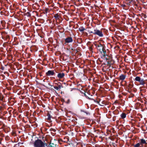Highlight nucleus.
<instances>
[{
    "label": "nucleus",
    "instance_id": "obj_25",
    "mask_svg": "<svg viewBox=\"0 0 147 147\" xmlns=\"http://www.w3.org/2000/svg\"><path fill=\"white\" fill-rule=\"evenodd\" d=\"M88 31L89 34L92 33L94 34V31L93 32V31H91L90 30H88Z\"/></svg>",
    "mask_w": 147,
    "mask_h": 147
},
{
    "label": "nucleus",
    "instance_id": "obj_23",
    "mask_svg": "<svg viewBox=\"0 0 147 147\" xmlns=\"http://www.w3.org/2000/svg\"><path fill=\"white\" fill-rule=\"evenodd\" d=\"M54 88L57 90H60L58 86H54Z\"/></svg>",
    "mask_w": 147,
    "mask_h": 147
},
{
    "label": "nucleus",
    "instance_id": "obj_6",
    "mask_svg": "<svg viewBox=\"0 0 147 147\" xmlns=\"http://www.w3.org/2000/svg\"><path fill=\"white\" fill-rule=\"evenodd\" d=\"M55 72H56V71L49 70L46 73V75L47 76H55L56 74Z\"/></svg>",
    "mask_w": 147,
    "mask_h": 147
},
{
    "label": "nucleus",
    "instance_id": "obj_33",
    "mask_svg": "<svg viewBox=\"0 0 147 147\" xmlns=\"http://www.w3.org/2000/svg\"><path fill=\"white\" fill-rule=\"evenodd\" d=\"M123 7H125L126 5H125L123 4L121 5Z\"/></svg>",
    "mask_w": 147,
    "mask_h": 147
},
{
    "label": "nucleus",
    "instance_id": "obj_18",
    "mask_svg": "<svg viewBox=\"0 0 147 147\" xmlns=\"http://www.w3.org/2000/svg\"><path fill=\"white\" fill-rule=\"evenodd\" d=\"M11 134L13 136H17L16 131H13L11 133Z\"/></svg>",
    "mask_w": 147,
    "mask_h": 147
},
{
    "label": "nucleus",
    "instance_id": "obj_36",
    "mask_svg": "<svg viewBox=\"0 0 147 147\" xmlns=\"http://www.w3.org/2000/svg\"><path fill=\"white\" fill-rule=\"evenodd\" d=\"M90 50L92 49V47H90Z\"/></svg>",
    "mask_w": 147,
    "mask_h": 147
},
{
    "label": "nucleus",
    "instance_id": "obj_16",
    "mask_svg": "<svg viewBox=\"0 0 147 147\" xmlns=\"http://www.w3.org/2000/svg\"><path fill=\"white\" fill-rule=\"evenodd\" d=\"M47 120H49V121H51V116L50 114L49 113H48L47 114Z\"/></svg>",
    "mask_w": 147,
    "mask_h": 147
},
{
    "label": "nucleus",
    "instance_id": "obj_43",
    "mask_svg": "<svg viewBox=\"0 0 147 147\" xmlns=\"http://www.w3.org/2000/svg\"><path fill=\"white\" fill-rule=\"evenodd\" d=\"M22 144H23V143H21Z\"/></svg>",
    "mask_w": 147,
    "mask_h": 147
},
{
    "label": "nucleus",
    "instance_id": "obj_3",
    "mask_svg": "<svg viewBox=\"0 0 147 147\" xmlns=\"http://www.w3.org/2000/svg\"><path fill=\"white\" fill-rule=\"evenodd\" d=\"M34 147H44V143L40 140L38 139L36 140L34 143Z\"/></svg>",
    "mask_w": 147,
    "mask_h": 147
},
{
    "label": "nucleus",
    "instance_id": "obj_17",
    "mask_svg": "<svg viewBox=\"0 0 147 147\" xmlns=\"http://www.w3.org/2000/svg\"><path fill=\"white\" fill-rule=\"evenodd\" d=\"M81 112H83L86 114L87 115H90V113L84 110H81Z\"/></svg>",
    "mask_w": 147,
    "mask_h": 147
},
{
    "label": "nucleus",
    "instance_id": "obj_41",
    "mask_svg": "<svg viewBox=\"0 0 147 147\" xmlns=\"http://www.w3.org/2000/svg\"><path fill=\"white\" fill-rule=\"evenodd\" d=\"M19 133H20V131H19Z\"/></svg>",
    "mask_w": 147,
    "mask_h": 147
},
{
    "label": "nucleus",
    "instance_id": "obj_26",
    "mask_svg": "<svg viewBox=\"0 0 147 147\" xmlns=\"http://www.w3.org/2000/svg\"><path fill=\"white\" fill-rule=\"evenodd\" d=\"M52 145H54V144L53 143H51L49 145V147H53Z\"/></svg>",
    "mask_w": 147,
    "mask_h": 147
},
{
    "label": "nucleus",
    "instance_id": "obj_28",
    "mask_svg": "<svg viewBox=\"0 0 147 147\" xmlns=\"http://www.w3.org/2000/svg\"><path fill=\"white\" fill-rule=\"evenodd\" d=\"M78 45L76 44H74L73 45V47L74 48H76L77 46Z\"/></svg>",
    "mask_w": 147,
    "mask_h": 147
},
{
    "label": "nucleus",
    "instance_id": "obj_19",
    "mask_svg": "<svg viewBox=\"0 0 147 147\" xmlns=\"http://www.w3.org/2000/svg\"><path fill=\"white\" fill-rule=\"evenodd\" d=\"M57 85L58 86V88H59V89L60 90V89L61 88H63V87L62 86V85H61V84L60 83H59V84H57Z\"/></svg>",
    "mask_w": 147,
    "mask_h": 147
},
{
    "label": "nucleus",
    "instance_id": "obj_8",
    "mask_svg": "<svg viewBox=\"0 0 147 147\" xmlns=\"http://www.w3.org/2000/svg\"><path fill=\"white\" fill-rule=\"evenodd\" d=\"M65 75V74L63 72H61L57 74V76L59 79H62L64 77Z\"/></svg>",
    "mask_w": 147,
    "mask_h": 147
},
{
    "label": "nucleus",
    "instance_id": "obj_40",
    "mask_svg": "<svg viewBox=\"0 0 147 147\" xmlns=\"http://www.w3.org/2000/svg\"><path fill=\"white\" fill-rule=\"evenodd\" d=\"M5 73H7V72H5V73H4V74H5ZM7 73H8L7 72Z\"/></svg>",
    "mask_w": 147,
    "mask_h": 147
},
{
    "label": "nucleus",
    "instance_id": "obj_1",
    "mask_svg": "<svg viewBox=\"0 0 147 147\" xmlns=\"http://www.w3.org/2000/svg\"><path fill=\"white\" fill-rule=\"evenodd\" d=\"M94 45L101 53H103V56L105 57L107 56L108 57L106 54V51L105 49V47L104 45L99 43V44H94Z\"/></svg>",
    "mask_w": 147,
    "mask_h": 147
},
{
    "label": "nucleus",
    "instance_id": "obj_9",
    "mask_svg": "<svg viewBox=\"0 0 147 147\" xmlns=\"http://www.w3.org/2000/svg\"><path fill=\"white\" fill-rule=\"evenodd\" d=\"M140 145L142 146L144 144H146L147 143L146 142V140L144 139H141L140 140V142L139 143Z\"/></svg>",
    "mask_w": 147,
    "mask_h": 147
},
{
    "label": "nucleus",
    "instance_id": "obj_30",
    "mask_svg": "<svg viewBox=\"0 0 147 147\" xmlns=\"http://www.w3.org/2000/svg\"><path fill=\"white\" fill-rule=\"evenodd\" d=\"M130 96H131V97H133V96H134V95L132 93H131Z\"/></svg>",
    "mask_w": 147,
    "mask_h": 147
},
{
    "label": "nucleus",
    "instance_id": "obj_31",
    "mask_svg": "<svg viewBox=\"0 0 147 147\" xmlns=\"http://www.w3.org/2000/svg\"><path fill=\"white\" fill-rule=\"evenodd\" d=\"M61 102H65V100H64L63 99V98H61Z\"/></svg>",
    "mask_w": 147,
    "mask_h": 147
},
{
    "label": "nucleus",
    "instance_id": "obj_10",
    "mask_svg": "<svg viewBox=\"0 0 147 147\" xmlns=\"http://www.w3.org/2000/svg\"><path fill=\"white\" fill-rule=\"evenodd\" d=\"M126 77V76L125 75H124L123 74H121V75H120L119 78H118L120 80L123 81L124 80H125V79Z\"/></svg>",
    "mask_w": 147,
    "mask_h": 147
},
{
    "label": "nucleus",
    "instance_id": "obj_7",
    "mask_svg": "<svg viewBox=\"0 0 147 147\" xmlns=\"http://www.w3.org/2000/svg\"><path fill=\"white\" fill-rule=\"evenodd\" d=\"M65 44H66L73 42V39L72 37L68 36L65 39Z\"/></svg>",
    "mask_w": 147,
    "mask_h": 147
},
{
    "label": "nucleus",
    "instance_id": "obj_32",
    "mask_svg": "<svg viewBox=\"0 0 147 147\" xmlns=\"http://www.w3.org/2000/svg\"><path fill=\"white\" fill-rule=\"evenodd\" d=\"M70 102V101L69 100V99H68V100H67V104H69V103Z\"/></svg>",
    "mask_w": 147,
    "mask_h": 147
},
{
    "label": "nucleus",
    "instance_id": "obj_35",
    "mask_svg": "<svg viewBox=\"0 0 147 147\" xmlns=\"http://www.w3.org/2000/svg\"><path fill=\"white\" fill-rule=\"evenodd\" d=\"M71 50H73V51H74L75 50H76V49L74 50V49L73 48H71Z\"/></svg>",
    "mask_w": 147,
    "mask_h": 147
},
{
    "label": "nucleus",
    "instance_id": "obj_15",
    "mask_svg": "<svg viewBox=\"0 0 147 147\" xmlns=\"http://www.w3.org/2000/svg\"><path fill=\"white\" fill-rule=\"evenodd\" d=\"M113 113L114 114L117 115L119 113V112L118 110L116 109L113 111Z\"/></svg>",
    "mask_w": 147,
    "mask_h": 147
},
{
    "label": "nucleus",
    "instance_id": "obj_39",
    "mask_svg": "<svg viewBox=\"0 0 147 147\" xmlns=\"http://www.w3.org/2000/svg\"><path fill=\"white\" fill-rule=\"evenodd\" d=\"M138 0H136V1H138Z\"/></svg>",
    "mask_w": 147,
    "mask_h": 147
},
{
    "label": "nucleus",
    "instance_id": "obj_44",
    "mask_svg": "<svg viewBox=\"0 0 147 147\" xmlns=\"http://www.w3.org/2000/svg\"><path fill=\"white\" fill-rule=\"evenodd\" d=\"M42 20V21H44V20Z\"/></svg>",
    "mask_w": 147,
    "mask_h": 147
},
{
    "label": "nucleus",
    "instance_id": "obj_45",
    "mask_svg": "<svg viewBox=\"0 0 147 147\" xmlns=\"http://www.w3.org/2000/svg\"><path fill=\"white\" fill-rule=\"evenodd\" d=\"M77 49L76 50V51H77Z\"/></svg>",
    "mask_w": 147,
    "mask_h": 147
},
{
    "label": "nucleus",
    "instance_id": "obj_2",
    "mask_svg": "<svg viewBox=\"0 0 147 147\" xmlns=\"http://www.w3.org/2000/svg\"><path fill=\"white\" fill-rule=\"evenodd\" d=\"M134 81L138 82L139 84L144 86V85L147 86V80H144L143 79L141 78L139 76H136L134 79Z\"/></svg>",
    "mask_w": 147,
    "mask_h": 147
},
{
    "label": "nucleus",
    "instance_id": "obj_37",
    "mask_svg": "<svg viewBox=\"0 0 147 147\" xmlns=\"http://www.w3.org/2000/svg\"><path fill=\"white\" fill-rule=\"evenodd\" d=\"M84 95H85V96H86V94L85 93H84Z\"/></svg>",
    "mask_w": 147,
    "mask_h": 147
},
{
    "label": "nucleus",
    "instance_id": "obj_27",
    "mask_svg": "<svg viewBox=\"0 0 147 147\" xmlns=\"http://www.w3.org/2000/svg\"><path fill=\"white\" fill-rule=\"evenodd\" d=\"M49 10V9L47 8H46L45 9V11L46 13H47V12Z\"/></svg>",
    "mask_w": 147,
    "mask_h": 147
},
{
    "label": "nucleus",
    "instance_id": "obj_42",
    "mask_svg": "<svg viewBox=\"0 0 147 147\" xmlns=\"http://www.w3.org/2000/svg\"><path fill=\"white\" fill-rule=\"evenodd\" d=\"M20 143V142L18 143V144Z\"/></svg>",
    "mask_w": 147,
    "mask_h": 147
},
{
    "label": "nucleus",
    "instance_id": "obj_14",
    "mask_svg": "<svg viewBox=\"0 0 147 147\" xmlns=\"http://www.w3.org/2000/svg\"><path fill=\"white\" fill-rule=\"evenodd\" d=\"M24 15L25 16H27V17H30L31 15L30 13L29 12H28L26 13H24Z\"/></svg>",
    "mask_w": 147,
    "mask_h": 147
},
{
    "label": "nucleus",
    "instance_id": "obj_11",
    "mask_svg": "<svg viewBox=\"0 0 147 147\" xmlns=\"http://www.w3.org/2000/svg\"><path fill=\"white\" fill-rule=\"evenodd\" d=\"M54 17L55 18V19L56 20H58L59 19V18H60V14H59L58 13L55 14L54 15Z\"/></svg>",
    "mask_w": 147,
    "mask_h": 147
},
{
    "label": "nucleus",
    "instance_id": "obj_4",
    "mask_svg": "<svg viewBox=\"0 0 147 147\" xmlns=\"http://www.w3.org/2000/svg\"><path fill=\"white\" fill-rule=\"evenodd\" d=\"M94 35H97L100 37H102L104 36L102 30H99L96 28L94 30Z\"/></svg>",
    "mask_w": 147,
    "mask_h": 147
},
{
    "label": "nucleus",
    "instance_id": "obj_21",
    "mask_svg": "<svg viewBox=\"0 0 147 147\" xmlns=\"http://www.w3.org/2000/svg\"><path fill=\"white\" fill-rule=\"evenodd\" d=\"M133 85L131 84H129L128 85V87L129 88H131L133 87Z\"/></svg>",
    "mask_w": 147,
    "mask_h": 147
},
{
    "label": "nucleus",
    "instance_id": "obj_24",
    "mask_svg": "<svg viewBox=\"0 0 147 147\" xmlns=\"http://www.w3.org/2000/svg\"><path fill=\"white\" fill-rule=\"evenodd\" d=\"M127 4L128 5H133L132 2H131V1H129L128 3H127Z\"/></svg>",
    "mask_w": 147,
    "mask_h": 147
},
{
    "label": "nucleus",
    "instance_id": "obj_20",
    "mask_svg": "<svg viewBox=\"0 0 147 147\" xmlns=\"http://www.w3.org/2000/svg\"><path fill=\"white\" fill-rule=\"evenodd\" d=\"M140 144L139 143H138L137 144L134 145V147H140Z\"/></svg>",
    "mask_w": 147,
    "mask_h": 147
},
{
    "label": "nucleus",
    "instance_id": "obj_13",
    "mask_svg": "<svg viewBox=\"0 0 147 147\" xmlns=\"http://www.w3.org/2000/svg\"><path fill=\"white\" fill-rule=\"evenodd\" d=\"M79 30L80 32H82L85 30V29L83 27H81L79 28Z\"/></svg>",
    "mask_w": 147,
    "mask_h": 147
},
{
    "label": "nucleus",
    "instance_id": "obj_34",
    "mask_svg": "<svg viewBox=\"0 0 147 147\" xmlns=\"http://www.w3.org/2000/svg\"><path fill=\"white\" fill-rule=\"evenodd\" d=\"M85 34L86 35V36H87L88 35V34L86 32H85Z\"/></svg>",
    "mask_w": 147,
    "mask_h": 147
},
{
    "label": "nucleus",
    "instance_id": "obj_38",
    "mask_svg": "<svg viewBox=\"0 0 147 147\" xmlns=\"http://www.w3.org/2000/svg\"><path fill=\"white\" fill-rule=\"evenodd\" d=\"M50 84V83H49V84H48L49 85L51 86V85Z\"/></svg>",
    "mask_w": 147,
    "mask_h": 147
},
{
    "label": "nucleus",
    "instance_id": "obj_22",
    "mask_svg": "<svg viewBox=\"0 0 147 147\" xmlns=\"http://www.w3.org/2000/svg\"><path fill=\"white\" fill-rule=\"evenodd\" d=\"M131 2H132L133 4H135L136 3V1L135 0H130Z\"/></svg>",
    "mask_w": 147,
    "mask_h": 147
},
{
    "label": "nucleus",
    "instance_id": "obj_5",
    "mask_svg": "<svg viewBox=\"0 0 147 147\" xmlns=\"http://www.w3.org/2000/svg\"><path fill=\"white\" fill-rule=\"evenodd\" d=\"M105 58L106 61H107V65L110 67L111 66V65L113 64L115 62L114 60L111 58H108L107 57H105Z\"/></svg>",
    "mask_w": 147,
    "mask_h": 147
},
{
    "label": "nucleus",
    "instance_id": "obj_12",
    "mask_svg": "<svg viewBox=\"0 0 147 147\" xmlns=\"http://www.w3.org/2000/svg\"><path fill=\"white\" fill-rule=\"evenodd\" d=\"M121 117L122 119H124L126 117V114L124 113H122L121 115Z\"/></svg>",
    "mask_w": 147,
    "mask_h": 147
},
{
    "label": "nucleus",
    "instance_id": "obj_29",
    "mask_svg": "<svg viewBox=\"0 0 147 147\" xmlns=\"http://www.w3.org/2000/svg\"><path fill=\"white\" fill-rule=\"evenodd\" d=\"M4 69H5V67L3 66H2V67H1V69L2 70H4Z\"/></svg>",
    "mask_w": 147,
    "mask_h": 147
}]
</instances>
